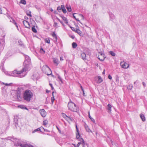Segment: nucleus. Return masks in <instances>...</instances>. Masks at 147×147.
<instances>
[{"instance_id":"a878e982","label":"nucleus","mask_w":147,"mask_h":147,"mask_svg":"<svg viewBox=\"0 0 147 147\" xmlns=\"http://www.w3.org/2000/svg\"><path fill=\"white\" fill-rule=\"evenodd\" d=\"M77 44L76 42H73L72 43V46L73 49H75L76 48L77 46Z\"/></svg>"},{"instance_id":"2eb2a0df","label":"nucleus","mask_w":147,"mask_h":147,"mask_svg":"<svg viewBox=\"0 0 147 147\" xmlns=\"http://www.w3.org/2000/svg\"><path fill=\"white\" fill-rule=\"evenodd\" d=\"M81 58L84 61L86 60V55L85 53H83L81 54Z\"/></svg>"},{"instance_id":"6e6d98bb","label":"nucleus","mask_w":147,"mask_h":147,"mask_svg":"<svg viewBox=\"0 0 147 147\" xmlns=\"http://www.w3.org/2000/svg\"><path fill=\"white\" fill-rule=\"evenodd\" d=\"M108 78L110 80H111L112 77L110 74H109L108 75Z\"/></svg>"},{"instance_id":"f257e3e1","label":"nucleus","mask_w":147,"mask_h":147,"mask_svg":"<svg viewBox=\"0 0 147 147\" xmlns=\"http://www.w3.org/2000/svg\"><path fill=\"white\" fill-rule=\"evenodd\" d=\"M6 140H10L14 144L15 146H20V147H34V146L28 143L24 140L15 138L14 136H9L5 138Z\"/></svg>"},{"instance_id":"c756f323","label":"nucleus","mask_w":147,"mask_h":147,"mask_svg":"<svg viewBox=\"0 0 147 147\" xmlns=\"http://www.w3.org/2000/svg\"><path fill=\"white\" fill-rule=\"evenodd\" d=\"M109 53L110 55H111L112 56L114 57L116 55V54L113 51H110L109 52Z\"/></svg>"},{"instance_id":"0eeeda50","label":"nucleus","mask_w":147,"mask_h":147,"mask_svg":"<svg viewBox=\"0 0 147 147\" xmlns=\"http://www.w3.org/2000/svg\"><path fill=\"white\" fill-rule=\"evenodd\" d=\"M39 112L42 117H45L47 115V113L44 109H40Z\"/></svg>"},{"instance_id":"7ed1b4c3","label":"nucleus","mask_w":147,"mask_h":147,"mask_svg":"<svg viewBox=\"0 0 147 147\" xmlns=\"http://www.w3.org/2000/svg\"><path fill=\"white\" fill-rule=\"evenodd\" d=\"M33 96V94L29 90H27L24 92L23 98L24 100L27 102H30L31 98Z\"/></svg>"},{"instance_id":"423d86ee","label":"nucleus","mask_w":147,"mask_h":147,"mask_svg":"<svg viewBox=\"0 0 147 147\" xmlns=\"http://www.w3.org/2000/svg\"><path fill=\"white\" fill-rule=\"evenodd\" d=\"M22 54L25 57V61L24 62L25 63H31V60L30 57L24 54L23 53H22Z\"/></svg>"},{"instance_id":"c85d7f7f","label":"nucleus","mask_w":147,"mask_h":147,"mask_svg":"<svg viewBox=\"0 0 147 147\" xmlns=\"http://www.w3.org/2000/svg\"><path fill=\"white\" fill-rule=\"evenodd\" d=\"M32 30L34 33H36L37 32V30L35 28V26H33L32 27Z\"/></svg>"},{"instance_id":"9d476101","label":"nucleus","mask_w":147,"mask_h":147,"mask_svg":"<svg viewBox=\"0 0 147 147\" xmlns=\"http://www.w3.org/2000/svg\"><path fill=\"white\" fill-rule=\"evenodd\" d=\"M120 65L121 67L124 69L127 68L129 66L128 64L126 62H121L120 63Z\"/></svg>"},{"instance_id":"e433bc0d","label":"nucleus","mask_w":147,"mask_h":147,"mask_svg":"<svg viewBox=\"0 0 147 147\" xmlns=\"http://www.w3.org/2000/svg\"><path fill=\"white\" fill-rule=\"evenodd\" d=\"M20 3L23 5H25L26 4V2L25 0H20Z\"/></svg>"},{"instance_id":"79ce46f5","label":"nucleus","mask_w":147,"mask_h":147,"mask_svg":"<svg viewBox=\"0 0 147 147\" xmlns=\"http://www.w3.org/2000/svg\"><path fill=\"white\" fill-rule=\"evenodd\" d=\"M2 84L4 85H5V86H10L12 84V83L8 84V83H5L4 82H3Z\"/></svg>"},{"instance_id":"f03ea898","label":"nucleus","mask_w":147,"mask_h":147,"mask_svg":"<svg viewBox=\"0 0 147 147\" xmlns=\"http://www.w3.org/2000/svg\"><path fill=\"white\" fill-rule=\"evenodd\" d=\"M31 63H25L24 62L23 63V65L24 66V68L22 69L20 71H18L16 70H15L13 71L10 74H9L10 76H12L14 77H18L19 78H22L24 77V76L22 75L21 74L24 71H26L27 70H30V66Z\"/></svg>"},{"instance_id":"8fccbe9b","label":"nucleus","mask_w":147,"mask_h":147,"mask_svg":"<svg viewBox=\"0 0 147 147\" xmlns=\"http://www.w3.org/2000/svg\"><path fill=\"white\" fill-rule=\"evenodd\" d=\"M56 127L57 128V129L58 130V131H59V133L60 134H61V131L60 129H59V128L57 126H56Z\"/></svg>"},{"instance_id":"58836bf2","label":"nucleus","mask_w":147,"mask_h":147,"mask_svg":"<svg viewBox=\"0 0 147 147\" xmlns=\"http://www.w3.org/2000/svg\"><path fill=\"white\" fill-rule=\"evenodd\" d=\"M40 53L42 54H44L45 53V50L42 47L40 48Z\"/></svg>"},{"instance_id":"bf43d9fd","label":"nucleus","mask_w":147,"mask_h":147,"mask_svg":"<svg viewBox=\"0 0 147 147\" xmlns=\"http://www.w3.org/2000/svg\"><path fill=\"white\" fill-rule=\"evenodd\" d=\"M65 119L67 121L68 123H69V118L66 117V118H65Z\"/></svg>"},{"instance_id":"9b49d317","label":"nucleus","mask_w":147,"mask_h":147,"mask_svg":"<svg viewBox=\"0 0 147 147\" xmlns=\"http://www.w3.org/2000/svg\"><path fill=\"white\" fill-rule=\"evenodd\" d=\"M100 53L101 56H102V58L101 59H100V57H99V56H98V58L100 61H103L106 58V57L105 56L104 54L102 53V52H100Z\"/></svg>"},{"instance_id":"bb28decb","label":"nucleus","mask_w":147,"mask_h":147,"mask_svg":"<svg viewBox=\"0 0 147 147\" xmlns=\"http://www.w3.org/2000/svg\"><path fill=\"white\" fill-rule=\"evenodd\" d=\"M110 20H112L115 18L114 15L112 13L109 14Z\"/></svg>"},{"instance_id":"09e8293b","label":"nucleus","mask_w":147,"mask_h":147,"mask_svg":"<svg viewBox=\"0 0 147 147\" xmlns=\"http://www.w3.org/2000/svg\"><path fill=\"white\" fill-rule=\"evenodd\" d=\"M49 85L51 87V90H53L54 89V88L52 84L51 83H49Z\"/></svg>"},{"instance_id":"ea45409f","label":"nucleus","mask_w":147,"mask_h":147,"mask_svg":"<svg viewBox=\"0 0 147 147\" xmlns=\"http://www.w3.org/2000/svg\"><path fill=\"white\" fill-rule=\"evenodd\" d=\"M45 41L48 44H49L50 43V40L49 38H45Z\"/></svg>"},{"instance_id":"1a4fd4ad","label":"nucleus","mask_w":147,"mask_h":147,"mask_svg":"<svg viewBox=\"0 0 147 147\" xmlns=\"http://www.w3.org/2000/svg\"><path fill=\"white\" fill-rule=\"evenodd\" d=\"M23 23L26 28H30V25L28 21L26 20H24L23 21Z\"/></svg>"},{"instance_id":"0e129e2a","label":"nucleus","mask_w":147,"mask_h":147,"mask_svg":"<svg viewBox=\"0 0 147 147\" xmlns=\"http://www.w3.org/2000/svg\"><path fill=\"white\" fill-rule=\"evenodd\" d=\"M57 25V23L56 22H54V26H56Z\"/></svg>"},{"instance_id":"4468645a","label":"nucleus","mask_w":147,"mask_h":147,"mask_svg":"<svg viewBox=\"0 0 147 147\" xmlns=\"http://www.w3.org/2000/svg\"><path fill=\"white\" fill-rule=\"evenodd\" d=\"M53 62L57 66L59 63V62L58 59L55 58H53Z\"/></svg>"},{"instance_id":"f8f14e48","label":"nucleus","mask_w":147,"mask_h":147,"mask_svg":"<svg viewBox=\"0 0 147 147\" xmlns=\"http://www.w3.org/2000/svg\"><path fill=\"white\" fill-rule=\"evenodd\" d=\"M65 8L64 5H61V6H58L57 7V10L59 12H60L61 11V10L62 11Z\"/></svg>"},{"instance_id":"338daca9","label":"nucleus","mask_w":147,"mask_h":147,"mask_svg":"<svg viewBox=\"0 0 147 147\" xmlns=\"http://www.w3.org/2000/svg\"><path fill=\"white\" fill-rule=\"evenodd\" d=\"M65 21V23L67 24H68V20L67 19L66 21Z\"/></svg>"},{"instance_id":"680f3d73","label":"nucleus","mask_w":147,"mask_h":147,"mask_svg":"<svg viewBox=\"0 0 147 147\" xmlns=\"http://www.w3.org/2000/svg\"><path fill=\"white\" fill-rule=\"evenodd\" d=\"M59 44L60 45V46L61 47H62V44L61 41H59Z\"/></svg>"},{"instance_id":"de8ad7c7","label":"nucleus","mask_w":147,"mask_h":147,"mask_svg":"<svg viewBox=\"0 0 147 147\" xmlns=\"http://www.w3.org/2000/svg\"><path fill=\"white\" fill-rule=\"evenodd\" d=\"M52 36L54 37H55L57 36L55 32H53L52 34Z\"/></svg>"},{"instance_id":"37998d69","label":"nucleus","mask_w":147,"mask_h":147,"mask_svg":"<svg viewBox=\"0 0 147 147\" xmlns=\"http://www.w3.org/2000/svg\"><path fill=\"white\" fill-rule=\"evenodd\" d=\"M58 78L59 79V81L61 82V84L63 83V79L58 75Z\"/></svg>"},{"instance_id":"7c9ffc66","label":"nucleus","mask_w":147,"mask_h":147,"mask_svg":"<svg viewBox=\"0 0 147 147\" xmlns=\"http://www.w3.org/2000/svg\"><path fill=\"white\" fill-rule=\"evenodd\" d=\"M89 115H88V117L94 123H95V120L92 118L91 116H90V113L89 112Z\"/></svg>"},{"instance_id":"6ab92c4d","label":"nucleus","mask_w":147,"mask_h":147,"mask_svg":"<svg viewBox=\"0 0 147 147\" xmlns=\"http://www.w3.org/2000/svg\"><path fill=\"white\" fill-rule=\"evenodd\" d=\"M112 106L111 105L109 104L107 106V110L109 113H111Z\"/></svg>"},{"instance_id":"39448f33","label":"nucleus","mask_w":147,"mask_h":147,"mask_svg":"<svg viewBox=\"0 0 147 147\" xmlns=\"http://www.w3.org/2000/svg\"><path fill=\"white\" fill-rule=\"evenodd\" d=\"M19 120L20 119L18 118V117L17 116L14 118L13 124L17 129L18 128L20 129L22 126L21 123H19Z\"/></svg>"},{"instance_id":"49530a36","label":"nucleus","mask_w":147,"mask_h":147,"mask_svg":"<svg viewBox=\"0 0 147 147\" xmlns=\"http://www.w3.org/2000/svg\"><path fill=\"white\" fill-rule=\"evenodd\" d=\"M56 18L62 24V25L63 26H65V25L63 23V22H62V21H61L57 17Z\"/></svg>"},{"instance_id":"5701e85b","label":"nucleus","mask_w":147,"mask_h":147,"mask_svg":"<svg viewBox=\"0 0 147 147\" xmlns=\"http://www.w3.org/2000/svg\"><path fill=\"white\" fill-rule=\"evenodd\" d=\"M54 93H56V92H55L54 91L52 92V95L53 96L52 97H51V102L52 103V104H53V103L54 100H55L54 97Z\"/></svg>"},{"instance_id":"ddd939ff","label":"nucleus","mask_w":147,"mask_h":147,"mask_svg":"<svg viewBox=\"0 0 147 147\" xmlns=\"http://www.w3.org/2000/svg\"><path fill=\"white\" fill-rule=\"evenodd\" d=\"M76 31L75 32L78 33L79 35L82 36H83L84 34L82 33V32L79 29L77 28Z\"/></svg>"},{"instance_id":"20e7f679","label":"nucleus","mask_w":147,"mask_h":147,"mask_svg":"<svg viewBox=\"0 0 147 147\" xmlns=\"http://www.w3.org/2000/svg\"><path fill=\"white\" fill-rule=\"evenodd\" d=\"M67 107L69 109L72 111L77 112L78 110V107L74 103L68 104Z\"/></svg>"},{"instance_id":"c9c22d12","label":"nucleus","mask_w":147,"mask_h":147,"mask_svg":"<svg viewBox=\"0 0 147 147\" xmlns=\"http://www.w3.org/2000/svg\"><path fill=\"white\" fill-rule=\"evenodd\" d=\"M48 123V121L47 119H45L43 121V125H47Z\"/></svg>"},{"instance_id":"473e14b6","label":"nucleus","mask_w":147,"mask_h":147,"mask_svg":"<svg viewBox=\"0 0 147 147\" xmlns=\"http://www.w3.org/2000/svg\"><path fill=\"white\" fill-rule=\"evenodd\" d=\"M133 87L132 85L131 84H129L127 87V89L129 90H131Z\"/></svg>"},{"instance_id":"aec40b11","label":"nucleus","mask_w":147,"mask_h":147,"mask_svg":"<svg viewBox=\"0 0 147 147\" xmlns=\"http://www.w3.org/2000/svg\"><path fill=\"white\" fill-rule=\"evenodd\" d=\"M18 107L22 109H25L27 110H28V109L24 105H18Z\"/></svg>"},{"instance_id":"f3484780","label":"nucleus","mask_w":147,"mask_h":147,"mask_svg":"<svg viewBox=\"0 0 147 147\" xmlns=\"http://www.w3.org/2000/svg\"><path fill=\"white\" fill-rule=\"evenodd\" d=\"M85 127V128L86 131L88 132H92V131L90 129L88 125L86 124L84 125Z\"/></svg>"},{"instance_id":"f704fd0d","label":"nucleus","mask_w":147,"mask_h":147,"mask_svg":"<svg viewBox=\"0 0 147 147\" xmlns=\"http://www.w3.org/2000/svg\"><path fill=\"white\" fill-rule=\"evenodd\" d=\"M66 117L68 118L69 120L71 121H74V120L72 117L68 116L67 115H66Z\"/></svg>"},{"instance_id":"72a5a7b5","label":"nucleus","mask_w":147,"mask_h":147,"mask_svg":"<svg viewBox=\"0 0 147 147\" xmlns=\"http://www.w3.org/2000/svg\"><path fill=\"white\" fill-rule=\"evenodd\" d=\"M27 15L30 17H32V15L31 14V12L30 11H27L26 12Z\"/></svg>"},{"instance_id":"4d7b16f0","label":"nucleus","mask_w":147,"mask_h":147,"mask_svg":"<svg viewBox=\"0 0 147 147\" xmlns=\"http://www.w3.org/2000/svg\"><path fill=\"white\" fill-rule=\"evenodd\" d=\"M62 115H63V117L65 118H66V115H67L63 113H62Z\"/></svg>"},{"instance_id":"864d4df0","label":"nucleus","mask_w":147,"mask_h":147,"mask_svg":"<svg viewBox=\"0 0 147 147\" xmlns=\"http://www.w3.org/2000/svg\"><path fill=\"white\" fill-rule=\"evenodd\" d=\"M35 7L37 9H38V10H40V8L37 5H35Z\"/></svg>"},{"instance_id":"4c0bfd02","label":"nucleus","mask_w":147,"mask_h":147,"mask_svg":"<svg viewBox=\"0 0 147 147\" xmlns=\"http://www.w3.org/2000/svg\"><path fill=\"white\" fill-rule=\"evenodd\" d=\"M5 61V60H4V59H3L1 63V67H2V69H3V66L4 63Z\"/></svg>"},{"instance_id":"774afa93","label":"nucleus","mask_w":147,"mask_h":147,"mask_svg":"<svg viewBox=\"0 0 147 147\" xmlns=\"http://www.w3.org/2000/svg\"><path fill=\"white\" fill-rule=\"evenodd\" d=\"M24 18L26 20H28V18L26 16H25Z\"/></svg>"},{"instance_id":"e2e57ef3","label":"nucleus","mask_w":147,"mask_h":147,"mask_svg":"<svg viewBox=\"0 0 147 147\" xmlns=\"http://www.w3.org/2000/svg\"><path fill=\"white\" fill-rule=\"evenodd\" d=\"M54 14H57L58 13L57 11H56V10H55L54 11Z\"/></svg>"},{"instance_id":"393cba45","label":"nucleus","mask_w":147,"mask_h":147,"mask_svg":"<svg viewBox=\"0 0 147 147\" xmlns=\"http://www.w3.org/2000/svg\"><path fill=\"white\" fill-rule=\"evenodd\" d=\"M107 142L111 146V144H113V141L110 138H109L108 139H107Z\"/></svg>"},{"instance_id":"5fc2aeb1","label":"nucleus","mask_w":147,"mask_h":147,"mask_svg":"<svg viewBox=\"0 0 147 147\" xmlns=\"http://www.w3.org/2000/svg\"><path fill=\"white\" fill-rule=\"evenodd\" d=\"M69 36L72 39H74L75 38V36L74 35H70Z\"/></svg>"},{"instance_id":"c03bdc74","label":"nucleus","mask_w":147,"mask_h":147,"mask_svg":"<svg viewBox=\"0 0 147 147\" xmlns=\"http://www.w3.org/2000/svg\"><path fill=\"white\" fill-rule=\"evenodd\" d=\"M82 143L81 142H78L77 145V146H76V145H75V144H73L74 146V147H79V146L80 145V144H82Z\"/></svg>"},{"instance_id":"6e6552de","label":"nucleus","mask_w":147,"mask_h":147,"mask_svg":"<svg viewBox=\"0 0 147 147\" xmlns=\"http://www.w3.org/2000/svg\"><path fill=\"white\" fill-rule=\"evenodd\" d=\"M76 138H78L81 137V134H80L79 133V130L77 124H76Z\"/></svg>"},{"instance_id":"a211bd4d","label":"nucleus","mask_w":147,"mask_h":147,"mask_svg":"<svg viewBox=\"0 0 147 147\" xmlns=\"http://www.w3.org/2000/svg\"><path fill=\"white\" fill-rule=\"evenodd\" d=\"M77 139H79L80 141L81 142H83V143H82V145L83 147H84V145L85 144V142L84 141V139L81 137H79L78 138H77Z\"/></svg>"},{"instance_id":"a19ab883","label":"nucleus","mask_w":147,"mask_h":147,"mask_svg":"<svg viewBox=\"0 0 147 147\" xmlns=\"http://www.w3.org/2000/svg\"><path fill=\"white\" fill-rule=\"evenodd\" d=\"M40 131L41 132H42L41 130H40V128H38L37 129H35L32 132V133H34L36 132H37V131Z\"/></svg>"},{"instance_id":"69168bd1","label":"nucleus","mask_w":147,"mask_h":147,"mask_svg":"<svg viewBox=\"0 0 147 147\" xmlns=\"http://www.w3.org/2000/svg\"><path fill=\"white\" fill-rule=\"evenodd\" d=\"M76 13H75L74 14H73V18L75 20L76 19V16H75L74 15V14H75Z\"/></svg>"},{"instance_id":"412c9836","label":"nucleus","mask_w":147,"mask_h":147,"mask_svg":"<svg viewBox=\"0 0 147 147\" xmlns=\"http://www.w3.org/2000/svg\"><path fill=\"white\" fill-rule=\"evenodd\" d=\"M140 117L143 121H146L145 117L143 114L142 113L140 114Z\"/></svg>"},{"instance_id":"603ef678","label":"nucleus","mask_w":147,"mask_h":147,"mask_svg":"<svg viewBox=\"0 0 147 147\" xmlns=\"http://www.w3.org/2000/svg\"><path fill=\"white\" fill-rule=\"evenodd\" d=\"M62 11L64 13H66L67 12V11L65 8H64V9L62 10Z\"/></svg>"},{"instance_id":"dca6fc26","label":"nucleus","mask_w":147,"mask_h":147,"mask_svg":"<svg viewBox=\"0 0 147 147\" xmlns=\"http://www.w3.org/2000/svg\"><path fill=\"white\" fill-rule=\"evenodd\" d=\"M98 80L97 81V83L98 84H100L103 81V80L102 79V78L100 76H98Z\"/></svg>"},{"instance_id":"cd10ccee","label":"nucleus","mask_w":147,"mask_h":147,"mask_svg":"<svg viewBox=\"0 0 147 147\" xmlns=\"http://www.w3.org/2000/svg\"><path fill=\"white\" fill-rule=\"evenodd\" d=\"M66 7L67 9V11L69 12H71L72 11V9L71 7L69 6H68L66 5Z\"/></svg>"},{"instance_id":"2f4dec72","label":"nucleus","mask_w":147,"mask_h":147,"mask_svg":"<svg viewBox=\"0 0 147 147\" xmlns=\"http://www.w3.org/2000/svg\"><path fill=\"white\" fill-rule=\"evenodd\" d=\"M59 16L60 17H61L62 19L64 21H66L67 18L64 16L62 14H59Z\"/></svg>"},{"instance_id":"a18cd8bd","label":"nucleus","mask_w":147,"mask_h":147,"mask_svg":"<svg viewBox=\"0 0 147 147\" xmlns=\"http://www.w3.org/2000/svg\"><path fill=\"white\" fill-rule=\"evenodd\" d=\"M55 38V40H54V42L56 44H57V39H58V38H57V36L55 37L54 38Z\"/></svg>"},{"instance_id":"4be33fe9","label":"nucleus","mask_w":147,"mask_h":147,"mask_svg":"<svg viewBox=\"0 0 147 147\" xmlns=\"http://www.w3.org/2000/svg\"><path fill=\"white\" fill-rule=\"evenodd\" d=\"M16 98L17 99V100L18 101H20L21 100L20 99V93L18 92H17V93L16 94Z\"/></svg>"},{"instance_id":"3c124183","label":"nucleus","mask_w":147,"mask_h":147,"mask_svg":"<svg viewBox=\"0 0 147 147\" xmlns=\"http://www.w3.org/2000/svg\"><path fill=\"white\" fill-rule=\"evenodd\" d=\"M70 28H71V30L72 31H73L75 32L76 31V30L74 28L72 27H70Z\"/></svg>"},{"instance_id":"b1692460","label":"nucleus","mask_w":147,"mask_h":147,"mask_svg":"<svg viewBox=\"0 0 147 147\" xmlns=\"http://www.w3.org/2000/svg\"><path fill=\"white\" fill-rule=\"evenodd\" d=\"M18 43L19 46L22 47L24 48L25 47L22 41L21 40H19L18 41Z\"/></svg>"},{"instance_id":"052dcab7","label":"nucleus","mask_w":147,"mask_h":147,"mask_svg":"<svg viewBox=\"0 0 147 147\" xmlns=\"http://www.w3.org/2000/svg\"><path fill=\"white\" fill-rule=\"evenodd\" d=\"M142 83L143 86H144V88L146 85L145 83L144 82H143Z\"/></svg>"},{"instance_id":"13d9d810","label":"nucleus","mask_w":147,"mask_h":147,"mask_svg":"<svg viewBox=\"0 0 147 147\" xmlns=\"http://www.w3.org/2000/svg\"><path fill=\"white\" fill-rule=\"evenodd\" d=\"M42 128H43V129L44 130V131H47V132H50V131H49V130H48V129H45L43 127Z\"/></svg>"}]
</instances>
